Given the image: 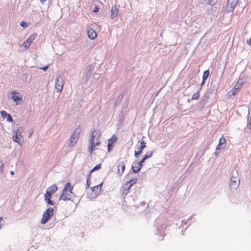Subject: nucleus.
Returning a JSON list of instances; mask_svg holds the SVG:
<instances>
[{
  "label": "nucleus",
  "instance_id": "39",
  "mask_svg": "<svg viewBox=\"0 0 251 251\" xmlns=\"http://www.w3.org/2000/svg\"><path fill=\"white\" fill-rule=\"evenodd\" d=\"M248 127L250 129H251V120H250L249 124H248Z\"/></svg>",
  "mask_w": 251,
  "mask_h": 251
},
{
  "label": "nucleus",
  "instance_id": "28",
  "mask_svg": "<svg viewBox=\"0 0 251 251\" xmlns=\"http://www.w3.org/2000/svg\"><path fill=\"white\" fill-rule=\"evenodd\" d=\"M30 45L26 41H25L22 44V46L24 47L25 49L28 48L30 47Z\"/></svg>",
  "mask_w": 251,
  "mask_h": 251
},
{
  "label": "nucleus",
  "instance_id": "15",
  "mask_svg": "<svg viewBox=\"0 0 251 251\" xmlns=\"http://www.w3.org/2000/svg\"><path fill=\"white\" fill-rule=\"evenodd\" d=\"M118 13V10L116 5L113 6L111 10V17L113 19L117 17Z\"/></svg>",
  "mask_w": 251,
  "mask_h": 251
},
{
  "label": "nucleus",
  "instance_id": "25",
  "mask_svg": "<svg viewBox=\"0 0 251 251\" xmlns=\"http://www.w3.org/2000/svg\"><path fill=\"white\" fill-rule=\"evenodd\" d=\"M0 114L2 118H7V117L8 116V115H9V114L6 113L5 111L3 110L1 111Z\"/></svg>",
  "mask_w": 251,
  "mask_h": 251
},
{
  "label": "nucleus",
  "instance_id": "27",
  "mask_svg": "<svg viewBox=\"0 0 251 251\" xmlns=\"http://www.w3.org/2000/svg\"><path fill=\"white\" fill-rule=\"evenodd\" d=\"M101 168V164H99L96 165L90 172V173L93 172L94 171L98 170Z\"/></svg>",
  "mask_w": 251,
  "mask_h": 251
},
{
  "label": "nucleus",
  "instance_id": "17",
  "mask_svg": "<svg viewBox=\"0 0 251 251\" xmlns=\"http://www.w3.org/2000/svg\"><path fill=\"white\" fill-rule=\"evenodd\" d=\"M131 187V186L129 184V183L127 182H126L125 183L123 184L122 185V188L123 189V193L126 194L128 193Z\"/></svg>",
  "mask_w": 251,
  "mask_h": 251
},
{
  "label": "nucleus",
  "instance_id": "5",
  "mask_svg": "<svg viewBox=\"0 0 251 251\" xmlns=\"http://www.w3.org/2000/svg\"><path fill=\"white\" fill-rule=\"evenodd\" d=\"M79 132L77 130H75L72 133L69 142L68 143V146L72 147L74 146L77 143L78 139L79 138Z\"/></svg>",
  "mask_w": 251,
  "mask_h": 251
},
{
  "label": "nucleus",
  "instance_id": "8",
  "mask_svg": "<svg viewBox=\"0 0 251 251\" xmlns=\"http://www.w3.org/2000/svg\"><path fill=\"white\" fill-rule=\"evenodd\" d=\"M117 137L116 135L113 134L112 135L110 138H109L108 140V144H107V148H108V151L110 152L113 147V145L116 143V142L117 141Z\"/></svg>",
  "mask_w": 251,
  "mask_h": 251
},
{
  "label": "nucleus",
  "instance_id": "19",
  "mask_svg": "<svg viewBox=\"0 0 251 251\" xmlns=\"http://www.w3.org/2000/svg\"><path fill=\"white\" fill-rule=\"evenodd\" d=\"M58 189L57 186L55 184L52 185L48 188L47 191L50 193L51 194L54 193Z\"/></svg>",
  "mask_w": 251,
  "mask_h": 251
},
{
  "label": "nucleus",
  "instance_id": "12",
  "mask_svg": "<svg viewBox=\"0 0 251 251\" xmlns=\"http://www.w3.org/2000/svg\"><path fill=\"white\" fill-rule=\"evenodd\" d=\"M117 173L121 176L125 170V165L123 162H120L118 164Z\"/></svg>",
  "mask_w": 251,
  "mask_h": 251
},
{
  "label": "nucleus",
  "instance_id": "20",
  "mask_svg": "<svg viewBox=\"0 0 251 251\" xmlns=\"http://www.w3.org/2000/svg\"><path fill=\"white\" fill-rule=\"evenodd\" d=\"M37 36V33H33V34L31 35L29 38L26 40L30 45H31L33 41L35 40V39Z\"/></svg>",
  "mask_w": 251,
  "mask_h": 251
},
{
  "label": "nucleus",
  "instance_id": "3",
  "mask_svg": "<svg viewBox=\"0 0 251 251\" xmlns=\"http://www.w3.org/2000/svg\"><path fill=\"white\" fill-rule=\"evenodd\" d=\"M53 209L51 207L48 208L43 213L41 223L44 224L46 223L53 216Z\"/></svg>",
  "mask_w": 251,
  "mask_h": 251
},
{
  "label": "nucleus",
  "instance_id": "41",
  "mask_svg": "<svg viewBox=\"0 0 251 251\" xmlns=\"http://www.w3.org/2000/svg\"><path fill=\"white\" fill-rule=\"evenodd\" d=\"M2 221V217H0V229L1 228V222Z\"/></svg>",
  "mask_w": 251,
  "mask_h": 251
},
{
  "label": "nucleus",
  "instance_id": "10",
  "mask_svg": "<svg viewBox=\"0 0 251 251\" xmlns=\"http://www.w3.org/2000/svg\"><path fill=\"white\" fill-rule=\"evenodd\" d=\"M226 140L225 138L222 136V137L219 139V144L216 147L217 150H222L226 148V146L223 147V145H225L226 144Z\"/></svg>",
  "mask_w": 251,
  "mask_h": 251
},
{
  "label": "nucleus",
  "instance_id": "24",
  "mask_svg": "<svg viewBox=\"0 0 251 251\" xmlns=\"http://www.w3.org/2000/svg\"><path fill=\"white\" fill-rule=\"evenodd\" d=\"M199 96H200V93H199V90L197 92L194 93L193 95L192 99V100H197L199 98Z\"/></svg>",
  "mask_w": 251,
  "mask_h": 251
},
{
  "label": "nucleus",
  "instance_id": "29",
  "mask_svg": "<svg viewBox=\"0 0 251 251\" xmlns=\"http://www.w3.org/2000/svg\"><path fill=\"white\" fill-rule=\"evenodd\" d=\"M236 86L237 85H236L231 90L232 95H235L237 92L238 88H236Z\"/></svg>",
  "mask_w": 251,
  "mask_h": 251
},
{
  "label": "nucleus",
  "instance_id": "40",
  "mask_svg": "<svg viewBox=\"0 0 251 251\" xmlns=\"http://www.w3.org/2000/svg\"><path fill=\"white\" fill-rule=\"evenodd\" d=\"M48 66H46L43 68H42V70H43L44 71H46L48 69Z\"/></svg>",
  "mask_w": 251,
  "mask_h": 251
},
{
  "label": "nucleus",
  "instance_id": "6",
  "mask_svg": "<svg viewBox=\"0 0 251 251\" xmlns=\"http://www.w3.org/2000/svg\"><path fill=\"white\" fill-rule=\"evenodd\" d=\"M23 130L22 127H19L15 132L14 134L12 136L13 141L15 142L21 144L23 136L21 134V131Z\"/></svg>",
  "mask_w": 251,
  "mask_h": 251
},
{
  "label": "nucleus",
  "instance_id": "30",
  "mask_svg": "<svg viewBox=\"0 0 251 251\" xmlns=\"http://www.w3.org/2000/svg\"><path fill=\"white\" fill-rule=\"evenodd\" d=\"M20 25L24 27H27L28 25L27 23L24 21H22L20 23Z\"/></svg>",
  "mask_w": 251,
  "mask_h": 251
},
{
  "label": "nucleus",
  "instance_id": "32",
  "mask_svg": "<svg viewBox=\"0 0 251 251\" xmlns=\"http://www.w3.org/2000/svg\"><path fill=\"white\" fill-rule=\"evenodd\" d=\"M7 121L9 122H13V119L10 114H9V115H8V116L7 117Z\"/></svg>",
  "mask_w": 251,
  "mask_h": 251
},
{
  "label": "nucleus",
  "instance_id": "9",
  "mask_svg": "<svg viewBox=\"0 0 251 251\" xmlns=\"http://www.w3.org/2000/svg\"><path fill=\"white\" fill-rule=\"evenodd\" d=\"M11 99H12L15 102L20 101L22 100V95L17 91H12L11 92Z\"/></svg>",
  "mask_w": 251,
  "mask_h": 251
},
{
  "label": "nucleus",
  "instance_id": "11",
  "mask_svg": "<svg viewBox=\"0 0 251 251\" xmlns=\"http://www.w3.org/2000/svg\"><path fill=\"white\" fill-rule=\"evenodd\" d=\"M87 35L89 39L94 40L97 38V34L96 32L93 29L90 28L87 30Z\"/></svg>",
  "mask_w": 251,
  "mask_h": 251
},
{
  "label": "nucleus",
  "instance_id": "34",
  "mask_svg": "<svg viewBox=\"0 0 251 251\" xmlns=\"http://www.w3.org/2000/svg\"><path fill=\"white\" fill-rule=\"evenodd\" d=\"M146 160L144 159L143 158L142 159V160L140 161V162L139 163H137L138 165H140L141 166V167H142V165H143V163L144 162V161H145Z\"/></svg>",
  "mask_w": 251,
  "mask_h": 251
},
{
  "label": "nucleus",
  "instance_id": "45",
  "mask_svg": "<svg viewBox=\"0 0 251 251\" xmlns=\"http://www.w3.org/2000/svg\"><path fill=\"white\" fill-rule=\"evenodd\" d=\"M47 0H40V1L42 2V3H43L44 2H45Z\"/></svg>",
  "mask_w": 251,
  "mask_h": 251
},
{
  "label": "nucleus",
  "instance_id": "23",
  "mask_svg": "<svg viewBox=\"0 0 251 251\" xmlns=\"http://www.w3.org/2000/svg\"><path fill=\"white\" fill-rule=\"evenodd\" d=\"M137 180V178H132V179H130V180L127 181L126 182L129 183V184L131 186L133 184H134V183H135L136 182Z\"/></svg>",
  "mask_w": 251,
  "mask_h": 251
},
{
  "label": "nucleus",
  "instance_id": "36",
  "mask_svg": "<svg viewBox=\"0 0 251 251\" xmlns=\"http://www.w3.org/2000/svg\"><path fill=\"white\" fill-rule=\"evenodd\" d=\"M247 43L250 46H251V36L250 39L247 40Z\"/></svg>",
  "mask_w": 251,
  "mask_h": 251
},
{
  "label": "nucleus",
  "instance_id": "1",
  "mask_svg": "<svg viewBox=\"0 0 251 251\" xmlns=\"http://www.w3.org/2000/svg\"><path fill=\"white\" fill-rule=\"evenodd\" d=\"M101 135L100 129L95 128L92 131L91 137L89 140L88 151L91 154L97 149L96 146L100 144V138Z\"/></svg>",
  "mask_w": 251,
  "mask_h": 251
},
{
  "label": "nucleus",
  "instance_id": "37",
  "mask_svg": "<svg viewBox=\"0 0 251 251\" xmlns=\"http://www.w3.org/2000/svg\"><path fill=\"white\" fill-rule=\"evenodd\" d=\"M33 133V129H31V131L29 132V135H28V137L30 138V137H31V136L32 135Z\"/></svg>",
  "mask_w": 251,
  "mask_h": 251
},
{
  "label": "nucleus",
  "instance_id": "14",
  "mask_svg": "<svg viewBox=\"0 0 251 251\" xmlns=\"http://www.w3.org/2000/svg\"><path fill=\"white\" fill-rule=\"evenodd\" d=\"M102 185V182H101V183H100L99 185H97V186H95L91 188L92 190L95 192L96 195H99L100 193V192L101 191V189Z\"/></svg>",
  "mask_w": 251,
  "mask_h": 251
},
{
  "label": "nucleus",
  "instance_id": "26",
  "mask_svg": "<svg viewBox=\"0 0 251 251\" xmlns=\"http://www.w3.org/2000/svg\"><path fill=\"white\" fill-rule=\"evenodd\" d=\"M152 152H148L147 153V154L144 156L143 158L145 160H146L148 158H149L151 157L152 155Z\"/></svg>",
  "mask_w": 251,
  "mask_h": 251
},
{
  "label": "nucleus",
  "instance_id": "4",
  "mask_svg": "<svg viewBox=\"0 0 251 251\" xmlns=\"http://www.w3.org/2000/svg\"><path fill=\"white\" fill-rule=\"evenodd\" d=\"M240 184V180L238 178V174L236 171L234 175H232L231 177L229 184V187L231 190L237 189Z\"/></svg>",
  "mask_w": 251,
  "mask_h": 251
},
{
  "label": "nucleus",
  "instance_id": "38",
  "mask_svg": "<svg viewBox=\"0 0 251 251\" xmlns=\"http://www.w3.org/2000/svg\"><path fill=\"white\" fill-rule=\"evenodd\" d=\"M87 187H89L90 185V182L89 181V178H88L87 180Z\"/></svg>",
  "mask_w": 251,
  "mask_h": 251
},
{
  "label": "nucleus",
  "instance_id": "16",
  "mask_svg": "<svg viewBox=\"0 0 251 251\" xmlns=\"http://www.w3.org/2000/svg\"><path fill=\"white\" fill-rule=\"evenodd\" d=\"M141 167L140 165H138L137 163H134L132 165V171L134 173H138Z\"/></svg>",
  "mask_w": 251,
  "mask_h": 251
},
{
  "label": "nucleus",
  "instance_id": "21",
  "mask_svg": "<svg viewBox=\"0 0 251 251\" xmlns=\"http://www.w3.org/2000/svg\"><path fill=\"white\" fill-rule=\"evenodd\" d=\"M139 142L140 143V147H137V150L138 151H141L142 152L143 151V150L146 148V142L143 141V140H142L141 141H139Z\"/></svg>",
  "mask_w": 251,
  "mask_h": 251
},
{
  "label": "nucleus",
  "instance_id": "42",
  "mask_svg": "<svg viewBox=\"0 0 251 251\" xmlns=\"http://www.w3.org/2000/svg\"><path fill=\"white\" fill-rule=\"evenodd\" d=\"M205 80H203V79H202V82L201 83V87L205 83Z\"/></svg>",
  "mask_w": 251,
  "mask_h": 251
},
{
  "label": "nucleus",
  "instance_id": "43",
  "mask_svg": "<svg viewBox=\"0 0 251 251\" xmlns=\"http://www.w3.org/2000/svg\"><path fill=\"white\" fill-rule=\"evenodd\" d=\"M236 88H238V90L240 88V85L239 84H237Z\"/></svg>",
  "mask_w": 251,
  "mask_h": 251
},
{
  "label": "nucleus",
  "instance_id": "18",
  "mask_svg": "<svg viewBox=\"0 0 251 251\" xmlns=\"http://www.w3.org/2000/svg\"><path fill=\"white\" fill-rule=\"evenodd\" d=\"M239 0H228L227 2V6L233 8L238 3Z\"/></svg>",
  "mask_w": 251,
  "mask_h": 251
},
{
  "label": "nucleus",
  "instance_id": "7",
  "mask_svg": "<svg viewBox=\"0 0 251 251\" xmlns=\"http://www.w3.org/2000/svg\"><path fill=\"white\" fill-rule=\"evenodd\" d=\"M64 84V80L61 76L57 77L55 81V88L57 92H60L62 89Z\"/></svg>",
  "mask_w": 251,
  "mask_h": 251
},
{
  "label": "nucleus",
  "instance_id": "33",
  "mask_svg": "<svg viewBox=\"0 0 251 251\" xmlns=\"http://www.w3.org/2000/svg\"><path fill=\"white\" fill-rule=\"evenodd\" d=\"M99 10V7H98V6L97 5H95V7L94 8V9H93V11L94 12H97Z\"/></svg>",
  "mask_w": 251,
  "mask_h": 251
},
{
  "label": "nucleus",
  "instance_id": "31",
  "mask_svg": "<svg viewBox=\"0 0 251 251\" xmlns=\"http://www.w3.org/2000/svg\"><path fill=\"white\" fill-rule=\"evenodd\" d=\"M142 151H135V152H134V155H135V156L136 157H138L139 155H141V153H142Z\"/></svg>",
  "mask_w": 251,
  "mask_h": 251
},
{
  "label": "nucleus",
  "instance_id": "22",
  "mask_svg": "<svg viewBox=\"0 0 251 251\" xmlns=\"http://www.w3.org/2000/svg\"><path fill=\"white\" fill-rule=\"evenodd\" d=\"M209 75V72L208 70L205 71L202 75V79L206 80Z\"/></svg>",
  "mask_w": 251,
  "mask_h": 251
},
{
  "label": "nucleus",
  "instance_id": "13",
  "mask_svg": "<svg viewBox=\"0 0 251 251\" xmlns=\"http://www.w3.org/2000/svg\"><path fill=\"white\" fill-rule=\"evenodd\" d=\"M52 195V194L47 191L46 193L45 194V200L48 204L53 205L54 202L51 200Z\"/></svg>",
  "mask_w": 251,
  "mask_h": 251
},
{
  "label": "nucleus",
  "instance_id": "2",
  "mask_svg": "<svg viewBox=\"0 0 251 251\" xmlns=\"http://www.w3.org/2000/svg\"><path fill=\"white\" fill-rule=\"evenodd\" d=\"M73 189V186L71 185L70 182H68L62 191V194L60 197V200L63 201H71L74 195L72 192Z\"/></svg>",
  "mask_w": 251,
  "mask_h": 251
},
{
  "label": "nucleus",
  "instance_id": "35",
  "mask_svg": "<svg viewBox=\"0 0 251 251\" xmlns=\"http://www.w3.org/2000/svg\"><path fill=\"white\" fill-rule=\"evenodd\" d=\"M0 165L1 166V172H3V166H4L3 162L2 161H0Z\"/></svg>",
  "mask_w": 251,
  "mask_h": 251
},
{
  "label": "nucleus",
  "instance_id": "44",
  "mask_svg": "<svg viewBox=\"0 0 251 251\" xmlns=\"http://www.w3.org/2000/svg\"><path fill=\"white\" fill-rule=\"evenodd\" d=\"M10 174H11V175H13L14 174V171H11L10 172Z\"/></svg>",
  "mask_w": 251,
  "mask_h": 251
}]
</instances>
